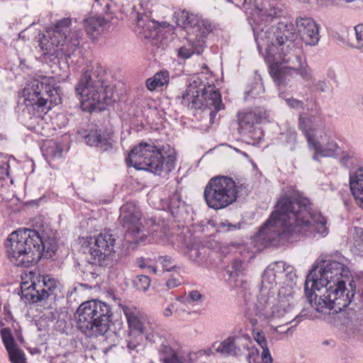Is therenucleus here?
Returning a JSON list of instances; mask_svg holds the SVG:
<instances>
[{
    "instance_id": "nucleus-1",
    "label": "nucleus",
    "mask_w": 363,
    "mask_h": 363,
    "mask_svg": "<svg viewBox=\"0 0 363 363\" xmlns=\"http://www.w3.org/2000/svg\"><path fill=\"white\" fill-rule=\"evenodd\" d=\"M252 22L257 49L269 66L278 86H284L299 76L313 81L306 57L295 42L294 25L282 18L283 10L275 0H254Z\"/></svg>"
},
{
    "instance_id": "nucleus-2",
    "label": "nucleus",
    "mask_w": 363,
    "mask_h": 363,
    "mask_svg": "<svg viewBox=\"0 0 363 363\" xmlns=\"http://www.w3.org/2000/svg\"><path fill=\"white\" fill-rule=\"evenodd\" d=\"M311 206L308 199L299 192L283 194L260 228L257 239L277 247L301 238L326 237L329 233L328 220L320 212L312 211Z\"/></svg>"
},
{
    "instance_id": "nucleus-3",
    "label": "nucleus",
    "mask_w": 363,
    "mask_h": 363,
    "mask_svg": "<svg viewBox=\"0 0 363 363\" xmlns=\"http://www.w3.org/2000/svg\"><path fill=\"white\" fill-rule=\"evenodd\" d=\"M349 260L340 255L321 259L305 281V294L317 312L335 313L346 306L354 296L346 293L350 276Z\"/></svg>"
},
{
    "instance_id": "nucleus-4",
    "label": "nucleus",
    "mask_w": 363,
    "mask_h": 363,
    "mask_svg": "<svg viewBox=\"0 0 363 363\" xmlns=\"http://www.w3.org/2000/svg\"><path fill=\"white\" fill-rule=\"evenodd\" d=\"M296 276L284 262L270 264L265 269L253 308L245 315L253 327L262 321H273L288 315L295 306Z\"/></svg>"
},
{
    "instance_id": "nucleus-5",
    "label": "nucleus",
    "mask_w": 363,
    "mask_h": 363,
    "mask_svg": "<svg viewBox=\"0 0 363 363\" xmlns=\"http://www.w3.org/2000/svg\"><path fill=\"white\" fill-rule=\"evenodd\" d=\"M122 310L128 328L123 347L129 353L143 352L145 348L143 340L145 339L152 344L160 342L158 354L162 363H194L192 354H181L173 349L169 342L162 338L157 325L139 308L125 306Z\"/></svg>"
},
{
    "instance_id": "nucleus-6",
    "label": "nucleus",
    "mask_w": 363,
    "mask_h": 363,
    "mask_svg": "<svg viewBox=\"0 0 363 363\" xmlns=\"http://www.w3.org/2000/svg\"><path fill=\"white\" fill-rule=\"evenodd\" d=\"M53 82L52 77L38 76L28 82L21 91L26 111L30 115L28 126L42 135H45L43 116L52 104H57L60 101L59 89Z\"/></svg>"
},
{
    "instance_id": "nucleus-7",
    "label": "nucleus",
    "mask_w": 363,
    "mask_h": 363,
    "mask_svg": "<svg viewBox=\"0 0 363 363\" xmlns=\"http://www.w3.org/2000/svg\"><path fill=\"white\" fill-rule=\"evenodd\" d=\"M175 161L174 149L169 145L158 147L152 142H141L131 150L126 159L128 165L157 175L168 174L174 169Z\"/></svg>"
},
{
    "instance_id": "nucleus-8",
    "label": "nucleus",
    "mask_w": 363,
    "mask_h": 363,
    "mask_svg": "<svg viewBox=\"0 0 363 363\" xmlns=\"http://www.w3.org/2000/svg\"><path fill=\"white\" fill-rule=\"evenodd\" d=\"M181 104L191 109L210 110V121L213 123L216 113L224 108L220 93L208 81L207 74L194 75L181 96Z\"/></svg>"
},
{
    "instance_id": "nucleus-9",
    "label": "nucleus",
    "mask_w": 363,
    "mask_h": 363,
    "mask_svg": "<svg viewBox=\"0 0 363 363\" xmlns=\"http://www.w3.org/2000/svg\"><path fill=\"white\" fill-rule=\"evenodd\" d=\"M104 70L99 67L93 72L86 71L76 85L75 91L84 111L102 110L104 105L111 104L113 89L104 80Z\"/></svg>"
},
{
    "instance_id": "nucleus-10",
    "label": "nucleus",
    "mask_w": 363,
    "mask_h": 363,
    "mask_svg": "<svg viewBox=\"0 0 363 363\" xmlns=\"http://www.w3.org/2000/svg\"><path fill=\"white\" fill-rule=\"evenodd\" d=\"M71 21L69 18H64L47 28L39 43L43 55L71 57L79 44L80 37V32H71Z\"/></svg>"
},
{
    "instance_id": "nucleus-11",
    "label": "nucleus",
    "mask_w": 363,
    "mask_h": 363,
    "mask_svg": "<svg viewBox=\"0 0 363 363\" xmlns=\"http://www.w3.org/2000/svg\"><path fill=\"white\" fill-rule=\"evenodd\" d=\"M177 24L186 30L189 44L179 49L178 55L189 58L192 55H200L205 48L206 38L213 32L215 26L207 18L198 14L180 11L175 13Z\"/></svg>"
},
{
    "instance_id": "nucleus-12",
    "label": "nucleus",
    "mask_w": 363,
    "mask_h": 363,
    "mask_svg": "<svg viewBox=\"0 0 363 363\" xmlns=\"http://www.w3.org/2000/svg\"><path fill=\"white\" fill-rule=\"evenodd\" d=\"M39 233L30 229H18L6 239L5 247L9 260L16 266L29 267L39 260Z\"/></svg>"
},
{
    "instance_id": "nucleus-13",
    "label": "nucleus",
    "mask_w": 363,
    "mask_h": 363,
    "mask_svg": "<svg viewBox=\"0 0 363 363\" xmlns=\"http://www.w3.org/2000/svg\"><path fill=\"white\" fill-rule=\"evenodd\" d=\"M79 329L89 337L102 336L109 329L110 306L98 300L82 303L77 309Z\"/></svg>"
},
{
    "instance_id": "nucleus-14",
    "label": "nucleus",
    "mask_w": 363,
    "mask_h": 363,
    "mask_svg": "<svg viewBox=\"0 0 363 363\" xmlns=\"http://www.w3.org/2000/svg\"><path fill=\"white\" fill-rule=\"evenodd\" d=\"M299 129L304 134L308 147L314 151L313 159L335 157L340 150L337 142L328 133L323 121L314 117H300Z\"/></svg>"
},
{
    "instance_id": "nucleus-15",
    "label": "nucleus",
    "mask_w": 363,
    "mask_h": 363,
    "mask_svg": "<svg viewBox=\"0 0 363 363\" xmlns=\"http://www.w3.org/2000/svg\"><path fill=\"white\" fill-rule=\"evenodd\" d=\"M239 185L231 177L216 176L211 178L205 186L203 199L209 208L220 210L234 203L238 198Z\"/></svg>"
},
{
    "instance_id": "nucleus-16",
    "label": "nucleus",
    "mask_w": 363,
    "mask_h": 363,
    "mask_svg": "<svg viewBox=\"0 0 363 363\" xmlns=\"http://www.w3.org/2000/svg\"><path fill=\"white\" fill-rule=\"evenodd\" d=\"M115 242L114 237L108 232L89 237L86 241L87 251L85 252L87 262L94 265H106L114 253Z\"/></svg>"
},
{
    "instance_id": "nucleus-17",
    "label": "nucleus",
    "mask_w": 363,
    "mask_h": 363,
    "mask_svg": "<svg viewBox=\"0 0 363 363\" xmlns=\"http://www.w3.org/2000/svg\"><path fill=\"white\" fill-rule=\"evenodd\" d=\"M141 218V211L135 203L128 202L121 207L119 220L126 230L125 237L128 242H145L147 238L144 233Z\"/></svg>"
},
{
    "instance_id": "nucleus-18",
    "label": "nucleus",
    "mask_w": 363,
    "mask_h": 363,
    "mask_svg": "<svg viewBox=\"0 0 363 363\" xmlns=\"http://www.w3.org/2000/svg\"><path fill=\"white\" fill-rule=\"evenodd\" d=\"M350 303V302L335 313H320L323 315L324 319L331 324L342 325L352 333L359 331L363 327V311L359 307L357 310L352 308L344 310Z\"/></svg>"
},
{
    "instance_id": "nucleus-19",
    "label": "nucleus",
    "mask_w": 363,
    "mask_h": 363,
    "mask_svg": "<svg viewBox=\"0 0 363 363\" xmlns=\"http://www.w3.org/2000/svg\"><path fill=\"white\" fill-rule=\"evenodd\" d=\"M296 25L297 33L306 45L315 46L318 43L319 26L313 18L299 16L296 20Z\"/></svg>"
},
{
    "instance_id": "nucleus-20",
    "label": "nucleus",
    "mask_w": 363,
    "mask_h": 363,
    "mask_svg": "<svg viewBox=\"0 0 363 363\" xmlns=\"http://www.w3.org/2000/svg\"><path fill=\"white\" fill-rule=\"evenodd\" d=\"M38 274L30 271L21 276V297L26 303H35L43 301L41 291L37 286Z\"/></svg>"
},
{
    "instance_id": "nucleus-21",
    "label": "nucleus",
    "mask_w": 363,
    "mask_h": 363,
    "mask_svg": "<svg viewBox=\"0 0 363 363\" xmlns=\"http://www.w3.org/2000/svg\"><path fill=\"white\" fill-rule=\"evenodd\" d=\"M86 144L106 151L112 148L114 142L113 133L108 130H90L84 137Z\"/></svg>"
},
{
    "instance_id": "nucleus-22",
    "label": "nucleus",
    "mask_w": 363,
    "mask_h": 363,
    "mask_svg": "<svg viewBox=\"0 0 363 363\" xmlns=\"http://www.w3.org/2000/svg\"><path fill=\"white\" fill-rule=\"evenodd\" d=\"M349 179L350 189L354 201L363 208V166L351 172Z\"/></svg>"
},
{
    "instance_id": "nucleus-23",
    "label": "nucleus",
    "mask_w": 363,
    "mask_h": 363,
    "mask_svg": "<svg viewBox=\"0 0 363 363\" xmlns=\"http://www.w3.org/2000/svg\"><path fill=\"white\" fill-rule=\"evenodd\" d=\"M157 25V23L150 19L147 12L144 11L143 13L138 14L137 25L135 28V32L142 38H150L156 33Z\"/></svg>"
},
{
    "instance_id": "nucleus-24",
    "label": "nucleus",
    "mask_w": 363,
    "mask_h": 363,
    "mask_svg": "<svg viewBox=\"0 0 363 363\" xmlns=\"http://www.w3.org/2000/svg\"><path fill=\"white\" fill-rule=\"evenodd\" d=\"M37 286L41 291L42 300L48 298L49 296L57 295L59 291V282L50 275H38Z\"/></svg>"
},
{
    "instance_id": "nucleus-25",
    "label": "nucleus",
    "mask_w": 363,
    "mask_h": 363,
    "mask_svg": "<svg viewBox=\"0 0 363 363\" xmlns=\"http://www.w3.org/2000/svg\"><path fill=\"white\" fill-rule=\"evenodd\" d=\"M6 307H5V311L3 316L0 319V335L1 341L3 342V335L9 336V339L14 338L13 335H16L18 340L20 342L22 341V338L17 335V327L18 323L13 320L10 312L6 311Z\"/></svg>"
},
{
    "instance_id": "nucleus-26",
    "label": "nucleus",
    "mask_w": 363,
    "mask_h": 363,
    "mask_svg": "<svg viewBox=\"0 0 363 363\" xmlns=\"http://www.w3.org/2000/svg\"><path fill=\"white\" fill-rule=\"evenodd\" d=\"M3 345L8 353L9 361L11 363H27L24 352L20 349L14 338L4 335Z\"/></svg>"
},
{
    "instance_id": "nucleus-27",
    "label": "nucleus",
    "mask_w": 363,
    "mask_h": 363,
    "mask_svg": "<svg viewBox=\"0 0 363 363\" xmlns=\"http://www.w3.org/2000/svg\"><path fill=\"white\" fill-rule=\"evenodd\" d=\"M252 335L255 341L262 350L260 356L259 355V358H261L262 363H272L273 358L268 347L267 340L264 332L259 329L254 328Z\"/></svg>"
},
{
    "instance_id": "nucleus-28",
    "label": "nucleus",
    "mask_w": 363,
    "mask_h": 363,
    "mask_svg": "<svg viewBox=\"0 0 363 363\" xmlns=\"http://www.w3.org/2000/svg\"><path fill=\"white\" fill-rule=\"evenodd\" d=\"M169 82V74L166 70L155 73L152 77L148 78L145 82L147 89L154 91L167 86Z\"/></svg>"
},
{
    "instance_id": "nucleus-29",
    "label": "nucleus",
    "mask_w": 363,
    "mask_h": 363,
    "mask_svg": "<svg viewBox=\"0 0 363 363\" xmlns=\"http://www.w3.org/2000/svg\"><path fill=\"white\" fill-rule=\"evenodd\" d=\"M84 26L88 35H92L101 29L104 30L109 26V21L101 16H89L84 19Z\"/></svg>"
},
{
    "instance_id": "nucleus-30",
    "label": "nucleus",
    "mask_w": 363,
    "mask_h": 363,
    "mask_svg": "<svg viewBox=\"0 0 363 363\" xmlns=\"http://www.w3.org/2000/svg\"><path fill=\"white\" fill-rule=\"evenodd\" d=\"M212 348L223 356H236L240 349L235 344V338L229 337L220 342H215Z\"/></svg>"
},
{
    "instance_id": "nucleus-31",
    "label": "nucleus",
    "mask_w": 363,
    "mask_h": 363,
    "mask_svg": "<svg viewBox=\"0 0 363 363\" xmlns=\"http://www.w3.org/2000/svg\"><path fill=\"white\" fill-rule=\"evenodd\" d=\"M41 150L43 155L49 163L55 160L61 158L63 154L62 145L52 140L45 143L43 145Z\"/></svg>"
},
{
    "instance_id": "nucleus-32",
    "label": "nucleus",
    "mask_w": 363,
    "mask_h": 363,
    "mask_svg": "<svg viewBox=\"0 0 363 363\" xmlns=\"http://www.w3.org/2000/svg\"><path fill=\"white\" fill-rule=\"evenodd\" d=\"M38 247L40 254L39 259L42 257L48 259L52 257L56 252L57 242L55 238L40 236V242H38Z\"/></svg>"
},
{
    "instance_id": "nucleus-33",
    "label": "nucleus",
    "mask_w": 363,
    "mask_h": 363,
    "mask_svg": "<svg viewBox=\"0 0 363 363\" xmlns=\"http://www.w3.org/2000/svg\"><path fill=\"white\" fill-rule=\"evenodd\" d=\"M242 272V262L239 259L233 260L227 270L229 279L235 287L242 286L244 283Z\"/></svg>"
},
{
    "instance_id": "nucleus-34",
    "label": "nucleus",
    "mask_w": 363,
    "mask_h": 363,
    "mask_svg": "<svg viewBox=\"0 0 363 363\" xmlns=\"http://www.w3.org/2000/svg\"><path fill=\"white\" fill-rule=\"evenodd\" d=\"M352 238V251L354 254L363 257V228L354 227L350 230Z\"/></svg>"
},
{
    "instance_id": "nucleus-35",
    "label": "nucleus",
    "mask_w": 363,
    "mask_h": 363,
    "mask_svg": "<svg viewBox=\"0 0 363 363\" xmlns=\"http://www.w3.org/2000/svg\"><path fill=\"white\" fill-rule=\"evenodd\" d=\"M94 6L100 9L106 14H113L116 11V4L112 0H95Z\"/></svg>"
},
{
    "instance_id": "nucleus-36",
    "label": "nucleus",
    "mask_w": 363,
    "mask_h": 363,
    "mask_svg": "<svg viewBox=\"0 0 363 363\" xmlns=\"http://www.w3.org/2000/svg\"><path fill=\"white\" fill-rule=\"evenodd\" d=\"M357 154L355 151L349 150L342 153L340 162L345 167H350L357 162Z\"/></svg>"
},
{
    "instance_id": "nucleus-37",
    "label": "nucleus",
    "mask_w": 363,
    "mask_h": 363,
    "mask_svg": "<svg viewBox=\"0 0 363 363\" xmlns=\"http://www.w3.org/2000/svg\"><path fill=\"white\" fill-rule=\"evenodd\" d=\"M255 113L252 111L246 113L242 118L239 119V125L241 128L250 130L253 125L257 123L255 121Z\"/></svg>"
},
{
    "instance_id": "nucleus-38",
    "label": "nucleus",
    "mask_w": 363,
    "mask_h": 363,
    "mask_svg": "<svg viewBox=\"0 0 363 363\" xmlns=\"http://www.w3.org/2000/svg\"><path fill=\"white\" fill-rule=\"evenodd\" d=\"M240 223L233 224L228 220L221 221L216 225L217 230L221 233L235 231L240 229Z\"/></svg>"
},
{
    "instance_id": "nucleus-39",
    "label": "nucleus",
    "mask_w": 363,
    "mask_h": 363,
    "mask_svg": "<svg viewBox=\"0 0 363 363\" xmlns=\"http://www.w3.org/2000/svg\"><path fill=\"white\" fill-rule=\"evenodd\" d=\"M134 283L138 289L146 291L150 287V279L147 276L139 275L136 277Z\"/></svg>"
},
{
    "instance_id": "nucleus-40",
    "label": "nucleus",
    "mask_w": 363,
    "mask_h": 363,
    "mask_svg": "<svg viewBox=\"0 0 363 363\" xmlns=\"http://www.w3.org/2000/svg\"><path fill=\"white\" fill-rule=\"evenodd\" d=\"M157 262L162 265L163 269L165 271L170 272L175 268V266L173 265V259L169 256L159 257Z\"/></svg>"
},
{
    "instance_id": "nucleus-41",
    "label": "nucleus",
    "mask_w": 363,
    "mask_h": 363,
    "mask_svg": "<svg viewBox=\"0 0 363 363\" xmlns=\"http://www.w3.org/2000/svg\"><path fill=\"white\" fill-rule=\"evenodd\" d=\"M255 113V121L257 123L269 121V113L264 108H258L252 111Z\"/></svg>"
},
{
    "instance_id": "nucleus-42",
    "label": "nucleus",
    "mask_w": 363,
    "mask_h": 363,
    "mask_svg": "<svg viewBox=\"0 0 363 363\" xmlns=\"http://www.w3.org/2000/svg\"><path fill=\"white\" fill-rule=\"evenodd\" d=\"M186 255L191 261L196 262L200 257V252L197 246L191 244L186 246Z\"/></svg>"
},
{
    "instance_id": "nucleus-43",
    "label": "nucleus",
    "mask_w": 363,
    "mask_h": 363,
    "mask_svg": "<svg viewBox=\"0 0 363 363\" xmlns=\"http://www.w3.org/2000/svg\"><path fill=\"white\" fill-rule=\"evenodd\" d=\"M264 91V88L261 82H257L254 84L253 86L249 90L248 94L253 98H255Z\"/></svg>"
},
{
    "instance_id": "nucleus-44",
    "label": "nucleus",
    "mask_w": 363,
    "mask_h": 363,
    "mask_svg": "<svg viewBox=\"0 0 363 363\" xmlns=\"http://www.w3.org/2000/svg\"><path fill=\"white\" fill-rule=\"evenodd\" d=\"M182 204L181 199L178 194H173L169 198V208L174 213V211L180 207Z\"/></svg>"
},
{
    "instance_id": "nucleus-45",
    "label": "nucleus",
    "mask_w": 363,
    "mask_h": 363,
    "mask_svg": "<svg viewBox=\"0 0 363 363\" xmlns=\"http://www.w3.org/2000/svg\"><path fill=\"white\" fill-rule=\"evenodd\" d=\"M285 101L286 104L295 109H303V103L302 101L294 99V98H288L285 99Z\"/></svg>"
},
{
    "instance_id": "nucleus-46",
    "label": "nucleus",
    "mask_w": 363,
    "mask_h": 363,
    "mask_svg": "<svg viewBox=\"0 0 363 363\" xmlns=\"http://www.w3.org/2000/svg\"><path fill=\"white\" fill-rule=\"evenodd\" d=\"M357 43L358 46H363V24H359L354 28Z\"/></svg>"
},
{
    "instance_id": "nucleus-47",
    "label": "nucleus",
    "mask_w": 363,
    "mask_h": 363,
    "mask_svg": "<svg viewBox=\"0 0 363 363\" xmlns=\"http://www.w3.org/2000/svg\"><path fill=\"white\" fill-rule=\"evenodd\" d=\"M187 297L192 301L200 302L202 301V294L196 290H192L188 293Z\"/></svg>"
},
{
    "instance_id": "nucleus-48",
    "label": "nucleus",
    "mask_w": 363,
    "mask_h": 363,
    "mask_svg": "<svg viewBox=\"0 0 363 363\" xmlns=\"http://www.w3.org/2000/svg\"><path fill=\"white\" fill-rule=\"evenodd\" d=\"M259 359V352L257 349L252 348L248 354L247 360L249 363H257V360Z\"/></svg>"
},
{
    "instance_id": "nucleus-49",
    "label": "nucleus",
    "mask_w": 363,
    "mask_h": 363,
    "mask_svg": "<svg viewBox=\"0 0 363 363\" xmlns=\"http://www.w3.org/2000/svg\"><path fill=\"white\" fill-rule=\"evenodd\" d=\"M287 142L292 143V146L291 147V150H293L294 149V143L296 140V133L294 129H289L287 130Z\"/></svg>"
},
{
    "instance_id": "nucleus-50",
    "label": "nucleus",
    "mask_w": 363,
    "mask_h": 363,
    "mask_svg": "<svg viewBox=\"0 0 363 363\" xmlns=\"http://www.w3.org/2000/svg\"><path fill=\"white\" fill-rule=\"evenodd\" d=\"M9 167V166L6 162L0 165V179H4L6 177H8Z\"/></svg>"
},
{
    "instance_id": "nucleus-51",
    "label": "nucleus",
    "mask_w": 363,
    "mask_h": 363,
    "mask_svg": "<svg viewBox=\"0 0 363 363\" xmlns=\"http://www.w3.org/2000/svg\"><path fill=\"white\" fill-rule=\"evenodd\" d=\"M315 86L320 92H325L328 89V82L325 80H319L316 83Z\"/></svg>"
},
{
    "instance_id": "nucleus-52",
    "label": "nucleus",
    "mask_w": 363,
    "mask_h": 363,
    "mask_svg": "<svg viewBox=\"0 0 363 363\" xmlns=\"http://www.w3.org/2000/svg\"><path fill=\"white\" fill-rule=\"evenodd\" d=\"M174 308V304L173 303H170L167 305V306L163 310L162 315L164 317H170L173 314V309Z\"/></svg>"
},
{
    "instance_id": "nucleus-53",
    "label": "nucleus",
    "mask_w": 363,
    "mask_h": 363,
    "mask_svg": "<svg viewBox=\"0 0 363 363\" xmlns=\"http://www.w3.org/2000/svg\"><path fill=\"white\" fill-rule=\"evenodd\" d=\"M179 284V281L176 279H170L167 281V286L168 288H174L178 286Z\"/></svg>"
},
{
    "instance_id": "nucleus-54",
    "label": "nucleus",
    "mask_w": 363,
    "mask_h": 363,
    "mask_svg": "<svg viewBox=\"0 0 363 363\" xmlns=\"http://www.w3.org/2000/svg\"><path fill=\"white\" fill-rule=\"evenodd\" d=\"M138 263L140 268H147L148 265H147L145 263V260H143V259L139 260Z\"/></svg>"
},
{
    "instance_id": "nucleus-55",
    "label": "nucleus",
    "mask_w": 363,
    "mask_h": 363,
    "mask_svg": "<svg viewBox=\"0 0 363 363\" xmlns=\"http://www.w3.org/2000/svg\"><path fill=\"white\" fill-rule=\"evenodd\" d=\"M147 269H149L150 272H152L153 274H156L157 273V269L154 266L148 265L147 266Z\"/></svg>"
},
{
    "instance_id": "nucleus-56",
    "label": "nucleus",
    "mask_w": 363,
    "mask_h": 363,
    "mask_svg": "<svg viewBox=\"0 0 363 363\" xmlns=\"http://www.w3.org/2000/svg\"><path fill=\"white\" fill-rule=\"evenodd\" d=\"M333 342L332 340H326L322 342V345L325 346L330 345Z\"/></svg>"
},
{
    "instance_id": "nucleus-57",
    "label": "nucleus",
    "mask_w": 363,
    "mask_h": 363,
    "mask_svg": "<svg viewBox=\"0 0 363 363\" xmlns=\"http://www.w3.org/2000/svg\"><path fill=\"white\" fill-rule=\"evenodd\" d=\"M328 77H330V79H333V77H335V73L333 71H330L328 73Z\"/></svg>"
},
{
    "instance_id": "nucleus-58",
    "label": "nucleus",
    "mask_w": 363,
    "mask_h": 363,
    "mask_svg": "<svg viewBox=\"0 0 363 363\" xmlns=\"http://www.w3.org/2000/svg\"><path fill=\"white\" fill-rule=\"evenodd\" d=\"M243 157H245L248 160H250L249 155L245 152H242L241 154Z\"/></svg>"
},
{
    "instance_id": "nucleus-59",
    "label": "nucleus",
    "mask_w": 363,
    "mask_h": 363,
    "mask_svg": "<svg viewBox=\"0 0 363 363\" xmlns=\"http://www.w3.org/2000/svg\"><path fill=\"white\" fill-rule=\"evenodd\" d=\"M234 150H235V152H237L239 154H241V152H242V150H239L238 148H235V147L234 148Z\"/></svg>"
},
{
    "instance_id": "nucleus-60",
    "label": "nucleus",
    "mask_w": 363,
    "mask_h": 363,
    "mask_svg": "<svg viewBox=\"0 0 363 363\" xmlns=\"http://www.w3.org/2000/svg\"><path fill=\"white\" fill-rule=\"evenodd\" d=\"M281 328V325H279V326L277 327V328H276V331H277V332H280V331L279 330V328Z\"/></svg>"
},
{
    "instance_id": "nucleus-61",
    "label": "nucleus",
    "mask_w": 363,
    "mask_h": 363,
    "mask_svg": "<svg viewBox=\"0 0 363 363\" xmlns=\"http://www.w3.org/2000/svg\"><path fill=\"white\" fill-rule=\"evenodd\" d=\"M145 4H147V1H143V2L141 3V6L143 7V5H144Z\"/></svg>"
},
{
    "instance_id": "nucleus-62",
    "label": "nucleus",
    "mask_w": 363,
    "mask_h": 363,
    "mask_svg": "<svg viewBox=\"0 0 363 363\" xmlns=\"http://www.w3.org/2000/svg\"><path fill=\"white\" fill-rule=\"evenodd\" d=\"M298 318H299L296 315L294 320H297V323H298V322H299Z\"/></svg>"
},
{
    "instance_id": "nucleus-63",
    "label": "nucleus",
    "mask_w": 363,
    "mask_h": 363,
    "mask_svg": "<svg viewBox=\"0 0 363 363\" xmlns=\"http://www.w3.org/2000/svg\"><path fill=\"white\" fill-rule=\"evenodd\" d=\"M152 240H156V238H155V235L154 234H152Z\"/></svg>"
},
{
    "instance_id": "nucleus-64",
    "label": "nucleus",
    "mask_w": 363,
    "mask_h": 363,
    "mask_svg": "<svg viewBox=\"0 0 363 363\" xmlns=\"http://www.w3.org/2000/svg\"><path fill=\"white\" fill-rule=\"evenodd\" d=\"M134 363H138V362L136 361V359H134ZM149 363H151V362H149Z\"/></svg>"
}]
</instances>
